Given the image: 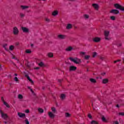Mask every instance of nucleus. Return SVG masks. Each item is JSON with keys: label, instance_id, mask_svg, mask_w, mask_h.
<instances>
[{"label": "nucleus", "instance_id": "f257e3e1", "mask_svg": "<svg viewBox=\"0 0 124 124\" xmlns=\"http://www.w3.org/2000/svg\"><path fill=\"white\" fill-rule=\"evenodd\" d=\"M69 60L70 61H71V62H74L77 64H78L79 63H81V60L77 58H73L72 57H70Z\"/></svg>", "mask_w": 124, "mask_h": 124}, {"label": "nucleus", "instance_id": "f03ea898", "mask_svg": "<svg viewBox=\"0 0 124 124\" xmlns=\"http://www.w3.org/2000/svg\"><path fill=\"white\" fill-rule=\"evenodd\" d=\"M114 6L116 9H119L121 11H124V7L118 3L114 4Z\"/></svg>", "mask_w": 124, "mask_h": 124}, {"label": "nucleus", "instance_id": "7ed1b4c3", "mask_svg": "<svg viewBox=\"0 0 124 124\" xmlns=\"http://www.w3.org/2000/svg\"><path fill=\"white\" fill-rule=\"evenodd\" d=\"M0 113L1 114V117L4 119V120H6L8 118L7 114L3 113L2 110H0Z\"/></svg>", "mask_w": 124, "mask_h": 124}, {"label": "nucleus", "instance_id": "20e7f679", "mask_svg": "<svg viewBox=\"0 0 124 124\" xmlns=\"http://www.w3.org/2000/svg\"><path fill=\"white\" fill-rule=\"evenodd\" d=\"M109 34H110V32L108 31H104V35H105V39L106 40H109L110 39L108 36H109Z\"/></svg>", "mask_w": 124, "mask_h": 124}, {"label": "nucleus", "instance_id": "39448f33", "mask_svg": "<svg viewBox=\"0 0 124 124\" xmlns=\"http://www.w3.org/2000/svg\"><path fill=\"white\" fill-rule=\"evenodd\" d=\"M13 33L15 35H17L19 33V30L16 27H15L13 28Z\"/></svg>", "mask_w": 124, "mask_h": 124}, {"label": "nucleus", "instance_id": "423d86ee", "mask_svg": "<svg viewBox=\"0 0 124 124\" xmlns=\"http://www.w3.org/2000/svg\"><path fill=\"white\" fill-rule=\"evenodd\" d=\"M72 50H74L73 47L71 46H69L65 48V51L66 52H71Z\"/></svg>", "mask_w": 124, "mask_h": 124}, {"label": "nucleus", "instance_id": "0eeeda50", "mask_svg": "<svg viewBox=\"0 0 124 124\" xmlns=\"http://www.w3.org/2000/svg\"><path fill=\"white\" fill-rule=\"evenodd\" d=\"M110 13H112L113 14H119L120 13V11L118 10L112 9L110 11Z\"/></svg>", "mask_w": 124, "mask_h": 124}, {"label": "nucleus", "instance_id": "6e6552de", "mask_svg": "<svg viewBox=\"0 0 124 124\" xmlns=\"http://www.w3.org/2000/svg\"><path fill=\"white\" fill-rule=\"evenodd\" d=\"M25 77H26L28 80H29V81H30L31 85H33L34 84L33 81L31 79V78H30V76H29L28 75H25Z\"/></svg>", "mask_w": 124, "mask_h": 124}, {"label": "nucleus", "instance_id": "1a4fd4ad", "mask_svg": "<svg viewBox=\"0 0 124 124\" xmlns=\"http://www.w3.org/2000/svg\"><path fill=\"white\" fill-rule=\"evenodd\" d=\"M77 69V67L74 66H70L69 68L70 71H75Z\"/></svg>", "mask_w": 124, "mask_h": 124}, {"label": "nucleus", "instance_id": "9d476101", "mask_svg": "<svg viewBox=\"0 0 124 124\" xmlns=\"http://www.w3.org/2000/svg\"><path fill=\"white\" fill-rule=\"evenodd\" d=\"M17 116H18V117H19V118H24V117H26V114L22 113L21 112H18Z\"/></svg>", "mask_w": 124, "mask_h": 124}, {"label": "nucleus", "instance_id": "9b49d317", "mask_svg": "<svg viewBox=\"0 0 124 124\" xmlns=\"http://www.w3.org/2000/svg\"><path fill=\"white\" fill-rule=\"evenodd\" d=\"M66 37L65 35L59 34L58 35V38L59 39H64Z\"/></svg>", "mask_w": 124, "mask_h": 124}, {"label": "nucleus", "instance_id": "f8f14e48", "mask_svg": "<svg viewBox=\"0 0 124 124\" xmlns=\"http://www.w3.org/2000/svg\"><path fill=\"white\" fill-rule=\"evenodd\" d=\"M93 40L94 42H96V43L99 42L100 41V38L95 37L93 39Z\"/></svg>", "mask_w": 124, "mask_h": 124}, {"label": "nucleus", "instance_id": "ddd939ff", "mask_svg": "<svg viewBox=\"0 0 124 124\" xmlns=\"http://www.w3.org/2000/svg\"><path fill=\"white\" fill-rule=\"evenodd\" d=\"M21 30L23 31V32H29V29L26 27H22Z\"/></svg>", "mask_w": 124, "mask_h": 124}, {"label": "nucleus", "instance_id": "4468645a", "mask_svg": "<svg viewBox=\"0 0 124 124\" xmlns=\"http://www.w3.org/2000/svg\"><path fill=\"white\" fill-rule=\"evenodd\" d=\"M48 116L51 119H54L55 118V114H53L52 112H48Z\"/></svg>", "mask_w": 124, "mask_h": 124}, {"label": "nucleus", "instance_id": "2eb2a0df", "mask_svg": "<svg viewBox=\"0 0 124 124\" xmlns=\"http://www.w3.org/2000/svg\"><path fill=\"white\" fill-rule=\"evenodd\" d=\"M67 30H70L72 29V24H68L66 26Z\"/></svg>", "mask_w": 124, "mask_h": 124}, {"label": "nucleus", "instance_id": "dca6fc26", "mask_svg": "<svg viewBox=\"0 0 124 124\" xmlns=\"http://www.w3.org/2000/svg\"><path fill=\"white\" fill-rule=\"evenodd\" d=\"M92 6L96 10H97L98 9V4H93Z\"/></svg>", "mask_w": 124, "mask_h": 124}, {"label": "nucleus", "instance_id": "f3484780", "mask_svg": "<svg viewBox=\"0 0 124 124\" xmlns=\"http://www.w3.org/2000/svg\"><path fill=\"white\" fill-rule=\"evenodd\" d=\"M38 65H39V66H41V67H44V66H45V64H44L43 62H41L38 63Z\"/></svg>", "mask_w": 124, "mask_h": 124}, {"label": "nucleus", "instance_id": "a211bd4d", "mask_svg": "<svg viewBox=\"0 0 124 124\" xmlns=\"http://www.w3.org/2000/svg\"><path fill=\"white\" fill-rule=\"evenodd\" d=\"M60 98L62 100H63V99H65V94H61V95L60 96Z\"/></svg>", "mask_w": 124, "mask_h": 124}, {"label": "nucleus", "instance_id": "6ab92c4d", "mask_svg": "<svg viewBox=\"0 0 124 124\" xmlns=\"http://www.w3.org/2000/svg\"><path fill=\"white\" fill-rule=\"evenodd\" d=\"M58 11H54L52 12V15L53 16H57V15H58Z\"/></svg>", "mask_w": 124, "mask_h": 124}, {"label": "nucleus", "instance_id": "aec40b11", "mask_svg": "<svg viewBox=\"0 0 124 124\" xmlns=\"http://www.w3.org/2000/svg\"><path fill=\"white\" fill-rule=\"evenodd\" d=\"M47 56L49 58H53L54 57V54L52 52H49L47 54Z\"/></svg>", "mask_w": 124, "mask_h": 124}, {"label": "nucleus", "instance_id": "412c9836", "mask_svg": "<svg viewBox=\"0 0 124 124\" xmlns=\"http://www.w3.org/2000/svg\"><path fill=\"white\" fill-rule=\"evenodd\" d=\"M38 112H39V113H41L44 112V109H42V108H38Z\"/></svg>", "mask_w": 124, "mask_h": 124}, {"label": "nucleus", "instance_id": "4be33fe9", "mask_svg": "<svg viewBox=\"0 0 124 124\" xmlns=\"http://www.w3.org/2000/svg\"><path fill=\"white\" fill-rule=\"evenodd\" d=\"M90 80L91 83H93L94 84L96 83V80L94 78H90Z\"/></svg>", "mask_w": 124, "mask_h": 124}, {"label": "nucleus", "instance_id": "5701e85b", "mask_svg": "<svg viewBox=\"0 0 124 124\" xmlns=\"http://www.w3.org/2000/svg\"><path fill=\"white\" fill-rule=\"evenodd\" d=\"M108 83V79L105 78L103 79V84H107Z\"/></svg>", "mask_w": 124, "mask_h": 124}, {"label": "nucleus", "instance_id": "b1692460", "mask_svg": "<svg viewBox=\"0 0 124 124\" xmlns=\"http://www.w3.org/2000/svg\"><path fill=\"white\" fill-rule=\"evenodd\" d=\"M70 116H71V114H69V113H68V112H66L65 113V116L66 118H69V117H70Z\"/></svg>", "mask_w": 124, "mask_h": 124}, {"label": "nucleus", "instance_id": "393cba45", "mask_svg": "<svg viewBox=\"0 0 124 124\" xmlns=\"http://www.w3.org/2000/svg\"><path fill=\"white\" fill-rule=\"evenodd\" d=\"M21 8H22V9H27V8H29V6H24V5H21Z\"/></svg>", "mask_w": 124, "mask_h": 124}, {"label": "nucleus", "instance_id": "a878e982", "mask_svg": "<svg viewBox=\"0 0 124 124\" xmlns=\"http://www.w3.org/2000/svg\"><path fill=\"white\" fill-rule=\"evenodd\" d=\"M51 110H52V112H53V113H54V114H55L56 113V112H57V110H56V108H55V107H52L51 108Z\"/></svg>", "mask_w": 124, "mask_h": 124}, {"label": "nucleus", "instance_id": "bb28decb", "mask_svg": "<svg viewBox=\"0 0 124 124\" xmlns=\"http://www.w3.org/2000/svg\"><path fill=\"white\" fill-rule=\"evenodd\" d=\"M25 53H26V54H31V49H26L25 50Z\"/></svg>", "mask_w": 124, "mask_h": 124}, {"label": "nucleus", "instance_id": "cd10ccee", "mask_svg": "<svg viewBox=\"0 0 124 124\" xmlns=\"http://www.w3.org/2000/svg\"><path fill=\"white\" fill-rule=\"evenodd\" d=\"M90 58H91V56L90 55H85L84 57L85 60H89Z\"/></svg>", "mask_w": 124, "mask_h": 124}, {"label": "nucleus", "instance_id": "c85d7f7f", "mask_svg": "<svg viewBox=\"0 0 124 124\" xmlns=\"http://www.w3.org/2000/svg\"><path fill=\"white\" fill-rule=\"evenodd\" d=\"M91 124H98V122H97V121L93 120L92 121H91Z\"/></svg>", "mask_w": 124, "mask_h": 124}, {"label": "nucleus", "instance_id": "c756f323", "mask_svg": "<svg viewBox=\"0 0 124 124\" xmlns=\"http://www.w3.org/2000/svg\"><path fill=\"white\" fill-rule=\"evenodd\" d=\"M85 19H89L90 16L88 15L85 14L83 15Z\"/></svg>", "mask_w": 124, "mask_h": 124}, {"label": "nucleus", "instance_id": "7c9ffc66", "mask_svg": "<svg viewBox=\"0 0 124 124\" xmlns=\"http://www.w3.org/2000/svg\"><path fill=\"white\" fill-rule=\"evenodd\" d=\"M9 50H10V51H13V50H14V46L13 45L10 46L9 47Z\"/></svg>", "mask_w": 124, "mask_h": 124}, {"label": "nucleus", "instance_id": "2f4dec72", "mask_svg": "<svg viewBox=\"0 0 124 124\" xmlns=\"http://www.w3.org/2000/svg\"><path fill=\"white\" fill-rule=\"evenodd\" d=\"M7 46V45L6 44H5L3 45V47L5 48V49L6 50V51H8V48L7 47H6Z\"/></svg>", "mask_w": 124, "mask_h": 124}, {"label": "nucleus", "instance_id": "473e14b6", "mask_svg": "<svg viewBox=\"0 0 124 124\" xmlns=\"http://www.w3.org/2000/svg\"><path fill=\"white\" fill-rule=\"evenodd\" d=\"M4 105H5V106H6V107L7 108H9V107H10V106H9V105H8V104H7V103L6 102H4Z\"/></svg>", "mask_w": 124, "mask_h": 124}, {"label": "nucleus", "instance_id": "72a5a7b5", "mask_svg": "<svg viewBox=\"0 0 124 124\" xmlns=\"http://www.w3.org/2000/svg\"><path fill=\"white\" fill-rule=\"evenodd\" d=\"M18 98H19V99H23V95H22V94H19L18 95Z\"/></svg>", "mask_w": 124, "mask_h": 124}, {"label": "nucleus", "instance_id": "f704fd0d", "mask_svg": "<svg viewBox=\"0 0 124 124\" xmlns=\"http://www.w3.org/2000/svg\"><path fill=\"white\" fill-rule=\"evenodd\" d=\"M97 55V53L96 52H93V58H95V56Z\"/></svg>", "mask_w": 124, "mask_h": 124}, {"label": "nucleus", "instance_id": "c9c22d12", "mask_svg": "<svg viewBox=\"0 0 124 124\" xmlns=\"http://www.w3.org/2000/svg\"><path fill=\"white\" fill-rule=\"evenodd\" d=\"M110 19L111 20H112V21H115V20H116V17L114 16H110Z\"/></svg>", "mask_w": 124, "mask_h": 124}, {"label": "nucleus", "instance_id": "e433bc0d", "mask_svg": "<svg viewBox=\"0 0 124 124\" xmlns=\"http://www.w3.org/2000/svg\"><path fill=\"white\" fill-rule=\"evenodd\" d=\"M85 54H86V53L84 52H80L79 53L80 56H82V57H83V56H84Z\"/></svg>", "mask_w": 124, "mask_h": 124}, {"label": "nucleus", "instance_id": "4c0bfd02", "mask_svg": "<svg viewBox=\"0 0 124 124\" xmlns=\"http://www.w3.org/2000/svg\"><path fill=\"white\" fill-rule=\"evenodd\" d=\"M20 16L21 18H24V17H25V15L23 14V13H20Z\"/></svg>", "mask_w": 124, "mask_h": 124}, {"label": "nucleus", "instance_id": "58836bf2", "mask_svg": "<svg viewBox=\"0 0 124 124\" xmlns=\"http://www.w3.org/2000/svg\"><path fill=\"white\" fill-rule=\"evenodd\" d=\"M102 120L103 121V122H106V119L104 116H103L102 117Z\"/></svg>", "mask_w": 124, "mask_h": 124}, {"label": "nucleus", "instance_id": "ea45409f", "mask_svg": "<svg viewBox=\"0 0 124 124\" xmlns=\"http://www.w3.org/2000/svg\"><path fill=\"white\" fill-rule=\"evenodd\" d=\"M26 124H30V122H29V120H28L27 119H26L25 121Z\"/></svg>", "mask_w": 124, "mask_h": 124}, {"label": "nucleus", "instance_id": "a19ab883", "mask_svg": "<svg viewBox=\"0 0 124 124\" xmlns=\"http://www.w3.org/2000/svg\"><path fill=\"white\" fill-rule=\"evenodd\" d=\"M15 81L16 82H18V81H19V80L18 79V78H17L16 77H15Z\"/></svg>", "mask_w": 124, "mask_h": 124}, {"label": "nucleus", "instance_id": "79ce46f5", "mask_svg": "<svg viewBox=\"0 0 124 124\" xmlns=\"http://www.w3.org/2000/svg\"><path fill=\"white\" fill-rule=\"evenodd\" d=\"M113 124H120V123H119V121H116L113 122Z\"/></svg>", "mask_w": 124, "mask_h": 124}, {"label": "nucleus", "instance_id": "37998d69", "mask_svg": "<svg viewBox=\"0 0 124 124\" xmlns=\"http://www.w3.org/2000/svg\"><path fill=\"white\" fill-rule=\"evenodd\" d=\"M88 118H89V119H93V116H92V115L89 114H88Z\"/></svg>", "mask_w": 124, "mask_h": 124}, {"label": "nucleus", "instance_id": "c03bdc74", "mask_svg": "<svg viewBox=\"0 0 124 124\" xmlns=\"http://www.w3.org/2000/svg\"><path fill=\"white\" fill-rule=\"evenodd\" d=\"M25 113H26L27 114H29V113H30V110L29 109L25 110Z\"/></svg>", "mask_w": 124, "mask_h": 124}, {"label": "nucleus", "instance_id": "a18cd8bd", "mask_svg": "<svg viewBox=\"0 0 124 124\" xmlns=\"http://www.w3.org/2000/svg\"><path fill=\"white\" fill-rule=\"evenodd\" d=\"M119 115H120V116H124V112H120Z\"/></svg>", "mask_w": 124, "mask_h": 124}, {"label": "nucleus", "instance_id": "49530a36", "mask_svg": "<svg viewBox=\"0 0 124 124\" xmlns=\"http://www.w3.org/2000/svg\"><path fill=\"white\" fill-rule=\"evenodd\" d=\"M1 100H2V102H3V103L5 102V101H4V98H3V97H1Z\"/></svg>", "mask_w": 124, "mask_h": 124}, {"label": "nucleus", "instance_id": "de8ad7c7", "mask_svg": "<svg viewBox=\"0 0 124 124\" xmlns=\"http://www.w3.org/2000/svg\"><path fill=\"white\" fill-rule=\"evenodd\" d=\"M45 21H46V22H50V20L47 18H45Z\"/></svg>", "mask_w": 124, "mask_h": 124}, {"label": "nucleus", "instance_id": "09e8293b", "mask_svg": "<svg viewBox=\"0 0 124 124\" xmlns=\"http://www.w3.org/2000/svg\"><path fill=\"white\" fill-rule=\"evenodd\" d=\"M39 68H40L39 67H36L34 68V69H35L36 70H38V69H39Z\"/></svg>", "mask_w": 124, "mask_h": 124}, {"label": "nucleus", "instance_id": "8fccbe9b", "mask_svg": "<svg viewBox=\"0 0 124 124\" xmlns=\"http://www.w3.org/2000/svg\"><path fill=\"white\" fill-rule=\"evenodd\" d=\"M100 60H101V61H103V60H104V57H100Z\"/></svg>", "mask_w": 124, "mask_h": 124}, {"label": "nucleus", "instance_id": "3c124183", "mask_svg": "<svg viewBox=\"0 0 124 124\" xmlns=\"http://www.w3.org/2000/svg\"><path fill=\"white\" fill-rule=\"evenodd\" d=\"M58 82H59V83H62V79H59Z\"/></svg>", "mask_w": 124, "mask_h": 124}, {"label": "nucleus", "instance_id": "603ef678", "mask_svg": "<svg viewBox=\"0 0 124 124\" xmlns=\"http://www.w3.org/2000/svg\"><path fill=\"white\" fill-rule=\"evenodd\" d=\"M31 92L32 93H33L34 92H33V90H32V89H30Z\"/></svg>", "mask_w": 124, "mask_h": 124}, {"label": "nucleus", "instance_id": "864d4df0", "mask_svg": "<svg viewBox=\"0 0 124 124\" xmlns=\"http://www.w3.org/2000/svg\"><path fill=\"white\" fill-rule=\"evenodd\" d=\"M13 59H15V60H16V61H18V59H17V58H16V57H15V56H14L13 57Z\"/></svg>", "mask_w": 124, "mask_h": 124}, {"label": "nucleus", "instance_id": "5fc2aeb1", "mask_svg": "<svg viewBox=\"0 0 124 124\" xmlns=\"http://www.w3.org/2000/svg\"><path fill=\"white\" fill-rule=\"evenodd\" d=\"M28 89H29V90H31V88L30 86H28Z\"/></svg>", "mask_w": 124, "mask_h": 124}, {"label": "nucleus", "instance_id": "6e6d98bb", "mask_svg": "<svg viewBox=\"0 0 124 124\" xmlns=\"http://www.w3.org/2000/svg\"><path fill=\"white\" fill-rule=\"evenodd\" d=\"M16 46H18V45H19V43H16Z\"/></svg>", "mask_w": 124, "mask_h": 124}, {"label": "nucleus", "instance_id": "4d7b16f0", "mask_svg": "<svg viewBox=\"0 0 124 124\" xmlns=\"http://www.w3.org/2000/svg\"><path fill=\"white\" fill-rule=\"evenodd\" d=\"M114 62V63H116V62H118V61H117V60H116V61H115Z\"/></svg>", "mask_w": 124, "mask_h": 124}, {"label": "nucleus", "instance_id": "13d9d810", "mask_svg": "<svg viewBox=\"0 0 124 124\" xmlns=\"http://www.w3.org/2000/svg\"><path fill=\"white\" fill-rule=\"evenodd\" d=\"M116 107H117V108H119V107H120V106H119V105H117Z\"/></svg>", "mask_w": 124, "mask_h": 124}, {"label": "nucleus", "instance_id": "bf43d9fd", "mask_svg": "<svg viewBox=\"0 0 124 124\" xmlns=\"http://www.w3.org/2000/svg\"><path fill=\"white\" fill-rule=\"evenodd\" d=\"M116 61H117V62H121V60H116Z\"/></svg>", "mask_w": 124, "mask_h": 124}, {"label": "nucleus", "instance_id": "052dcab7", "mask_svg": "<svg viewBox=\"0 0 124 124\" xmlns=\"http://www.w3.org/2000/svg\"><path fill=\"white\" fill-rule=\"evenodd\" d=\"M105 73H103V74H102V75H105Z\"/></svg>", "mask_w": 124, "mask_h": 124}, {"label": "nucleus", "instance_id": "680f3d73", "mask_svg": "<svg viewBox=\"0 0 124 124\" xmlns=\"http://www.w3.org/2000/svg\"><path fill=\"white\" fill-rule=\"evenodd\" d=\"M4 123L5 124H7V122H6V121H5Z\"/></svg>", "mask_w": 124, "mask_h": 124}, {"label": "nucleus", "instance_id": "e2e57ef3", "mask_svg": "<svg viewBox=\"0 0 124 124\" xmlns=\"http://www.w3.org/2000/svg\"><path fill=\"white\" fill-rule=\"evenodd\" d=\"M33 44H31V47H33Z\"/></svg>", "mask_w": 124, "mask_h": 124}, {"label": "nucleus", "instance_id": "0e129e2a", "mask_svg": "<svg viewBox=\"0 0 124 124\" xmlns=\"http://www.w3.org/2000/svg\"><path fill=\"white\" fill-rule=\"evenodd\" d=\"M15 76H17V74H15Z\"/></svg>", "mask_w": 124, "mask_h": 124}, {"label": "nucleus", "instance_id": "69168bd1", "mask_svg": "<svg viewBox=\"0 0 124 124\" xmlns=\"http://www.w3.org/2000/svg\"><path fill=\"white\" fill-rule=\"evenodd\" d=\"M71 1H74L75 0H70Z\"/></svg>", "mask_w": 124, "mask_h": 124}, {"label": "nucleus", "instance_id": "338daca9", "mask_svg": "<svg viewBox=\"0 0 124 124\" xmlns=\"http://www.w3.org/2000/svg\"><path fill=\"white\" fill-rule=\"evenodd\" d=\"M89 61H87V63H89Z\"/></svg>", "mask_w": 124, "mask_h": 124}, {"label": "nucleus", "instance_id": "774afa93", "mask_svg": "<svg viewBox=\"0 0 124 124\" xmlns=\"http://www.w3.org/2000/svg\"><path fill=\"white\" fill-rule=\"evenodd\" d=\"M123 62H124V59L123 60Z\"/></svg>", "mask_w": 124, "mask_h": 124}]
</instances>
